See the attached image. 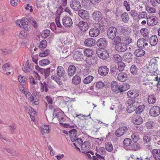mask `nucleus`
<instances>
[{"instance_id":"f257e3e1","label":"nucleus","mask_w":160,"mask_h":160,"mask_svg":"<svg viewBox=\"0 0 160 160\" xmlns=\"http://www.w3.org/2000/svg\"><path fill=\"white\" fill-rule=\"evenodd\" d=\"M65 73L64 68L62 66H58L56 69V75H52L51 78L54 80L59 85H61L62 84V80L61 79V77H63Z\"/></svg>"},{"instance_id":"f03ea898","label":"nucleus","mask_w":160,"mask_h":160,"mask_svg":"<svg viewBox=\"0 0 160 160\" xmlns=\"http://www.w3.org/2000/svg\"><path fill=\"white\" fill-rule=\"evenodd\" d=\"M30 20L26 17H23L21 19L17 20L16 21V25L20 28H23L26 31H29L30 28L29 27Z\"/></svg>"},{"instance_id":"7ed1b4c3","label":"nucleus","mask_w":160,"mask_h":160,"mask_svg":"<svg viewBox=\"0 0 160 160\" xmlns=\"http://www.w3.org/2000/svg\"><path fill=\"white\" fill-rule=\"evenodd\" d=\"M127 111L131 113L135 110L139 105V102L137 98L129 99L127 101Z\"/></svg>"},{"instance_id":"20e7f679","label":"nucleus","mask_w":160,"mask_h":160,"mask_svg":"<svg viewBox=\"0 0 160 160\" xmlns=\"http://www.w3.org/2000/svg\"><path fill=\"white\" fill-rule=\"evenodd\" d=\"M92 17L95 20L99 22V23L97 24V26L100 29L103 30L104 29V26L105 25L104 23L100 22L102 18L101 12L98 11H94L92 13Z\"/></svg>"},{"instance_id":"39448f33","label":"nucleus","mask_w":160,"mask_h":160,"mask_svg":"<svg viewBox=\"0 0 160 160\" xmlns=\"http://www.w3.org/2000/svg\"><path fill=\"white\" fill-rule=\"evenodd\" d=\"M55 116L58 118L59 122L60 124H63L62 123L65 122L66 120V116L63 112L61 111H59L56 113V110H54L53 113V116ZM64 127L66 128L70 127V125L66 124H63Z\"/></svg>"},{"instance_id":"423d86ee","label":"nucleus","mask_w":160,"mask_h":160,"mask_svg":"<svg viewBox=\"0 0 160 160\" xmlns=\"http://www.w3.org/2000/svg\"><path fill=\"white\" fill-rule=\"evenodd\" d=\"M158 61L155 58H152L148 62L147 68L150 72H155L158 69Z\"/></svg>"},{"instance_id":"0eeeda50","label":"nucleus","mask_w":160,"mask_h":160,"mask_svg":"<svg viewBox=\"0 0 160 160\" xmlns=\"http://www.w3.org/2000/svg\"><path fill=\"white\" fill-rule=\"evenodd\" d=\"M91 147V145L89 142H84L81 146V150L82 152L84 153H89L93 155V152L91 150H90Z\"/></svg>"},{"instance_id":"6e6552de","label":"nucleus","mask_w":160,"mask_h":160,"mask_svg":"<svg viewBox=\"0 0 160 160\" xmlns=\"http://www.w3.org/2000/svg\"><path fill=\"white\" fill-rule=\"evenodd\" d=\"M117 29L114 27H110L107 31V36L108 38L110 39L113 40L116 37Z\"/></svg>"},{"instance_id":"1a4fd4ad","label":"nucleus","mask_w":160,"mask_h":160,"mask_svg":"<svg viewBox=\"0 0 160 160\" xmlns=\"http://www.w3.org/2000/svg\"><path fill=\"white\" fill-rule=\"evenodd\" d=\"M70 5L71 8L75 11H79L81 8V3L78 0H72L70 2Z\"/></svg>"},{"instance_id":"9d476101","label":"nucleus","mask_w":160,"mask_h":160,"mask_svg":"<svg viewBox=\"0 0 160 160\" xmlns=\"http://www.w3.org/2000/svg\"><path fill=\"white\" fill-rule=\"evenodd\" d=\"M149 114L153 117L158 116L160 114V108L157 106L152 107L150 109Z\"/></svg>"},{"instance_id":"9b49d317","label":"nucleus","mask_w":160,"mask_h":160,"mask_svg":"<svg viewBox=\"0 0 160 160\" xmlns=\"http://www.w3.org/2000/svg\"><path fill=\"white\" fill-rule=\"evenodd\" d=\"M158 22V18L154 16H151L148 17L147 18V22L150 26H153L156 25Z\"/></svg>"},{"instance_id":"f8f14e48","label":"nucleus","mask_w":160,"mask_h":160,"mask_svg":"<svg viewBox=\"0 0 160 160\" xmlns=\"http://www.w3.org/2000/svg\"><path fill=\"white\" fill-rule=\"evenodd\" d=\"M137 45L139 48H145L148 47V41L144 38H140L137 42Z\"/></svg>"},{"instance_id":"ddd939ff","label":"nucleus","mask_w":160,"mask_h":160,"mask_svg":"<svg viewBox=\"0 0 160 160\" xmlns=\"http://www.w3.org/2000/svg\"><path fill=\"white\" fill-rule=\"evenodd\" d=\"M73 58L77 61H82L83 60V55L82 51H76L73 54Z\"/></svg>"},{"instance_id":"4468645a","label":"nucleus","mask_w":160,"mask_h":160,"mask_svg":"<svg viewBox=\"0 0 160 160\" xmlns=\"http://www.w3.org/2000/svg\"><path fill=\"white\" fill-rule=\"evenodd\" d=\"M128 46L125 43L122 42L116 45L115 49L116 50L119 52L125 51L127 49Z\"/></svg>"},{"instance_id":"2eb2a0df","label":"nucleus","mask_w":160,"mask_h":160,"mask_svg":"<svg viewBox=\"0 0 160 160\" xmlns=\"http://www.w3.org/2000/svg\"><path fill=\"white\" fill-rule=\"evenodd\" d=\"M100 32V30L98 28H92L89 30V35L90 37H96L99 34Z\"/></svg>"},{"instance_id":"dca6fc26","label":"nucleus","mask_w":160,"mask_h":160,"mask_svg":"<svg viewBox=\"0 0 160 160\" xmlns=\"http://www.w3.org/2000/svg\"><path fill=\"white\" fill-rule=\"evenodd\" d=\"M62 23L65 27H70L72 25L73 22L70 17H65L62 19Z\"/></svg>"},{"instance_id":"f3484780","label":"nucleus","mask_w":160,"mask_h":160,"mask_svg":"<svg viewBox=\"0 0 160 160\" xmlns=\"http://www.w3.org/2000/svg\"><path fill=\"white\" fill-rule=\"evenodd\" d=\"M28 99L31 102H34L32 103L33 105H37L39 104L38 99L37 98L36 96L34 93H32L31 94L29 92L28 96H26Z\"/></svg>"},{"instance_id":"a211bd4d","label":"nucleus","mask_w":160,"mask_h":160,"mask_svg":"<svg viewBox=\"0 0 160 160\" xmlns=\"http://www.w3.org/2000/svg\"><path fill=\"white\" fill-rule=\"evenodd\" d=\"M132 121L134 124L140 125L143 123V120L142 118L140 116L135 115L132 118Z\"/></svg>"},{"instance_id":"6ab92c4d","label":"nucleus","mask_w":160,"mask_h":160,"mask_svg":"<svg viewBox=\"0 0 160 160\" xmlns=\"http://www.w3.org/2000/svg\"><path fill=\"white\" fill-rule=\"evenodd\" d=\"M108 71L109 69L106 66H102L99 68L98 73L100 75L104 76L108 73Z\"/></svg>"},{"instance_id":"aec40b11","label":"nucleus","mask_w":160,"mask_h":160,"mask_svg":"<svg viewBox=\"0 0 160 160\" xmlns=\"http://www.w3.org/2000/svg\"><path fill=\"white\" fill-rule=\"evenodd\" d=\"M96 149H97V148ZM97 150V152L95 154L96 157L99 159H102L104 158L103 155L106 153L104 148L103 147L100 148H99L98 150Z\"/></svg>"},{"instance_id":"412c9836","label":"nucleus","mask_w":160,"mask_h":160,"mask_svg":"<svg viewBox=\"0 0 160 160\" xmlns=\"http://www.w3.org/2000/svg\"><path fill=\"white\" fill-rule=\"evenodd\" d=\"M127 130L128 128L126 127L120 128L116 131L115 135L117 137H119L123 135Z\"/></svg>"},{"instance_id":"4be33fe9","label":"nucleus","mask_w":160,"mask_h":160,"mask_svg":"<svg viewBox=\"0 0 160 160\" xmlns=\"http://www.w3.org/2000/svg\"><path fill=\"white\" fill-rule=\"evenodd\" d=\"M128 96L131 98L137 97L139 95V93L137 89H132L129 90L127 92Z\"/></svg>"},{"instance_id":"5701e85b","label":"nucleus","mask_w":160,"mask_h":160,"mask_svg":"<svg viewBox=\"0 0 160 160\" xmlns=\"http://www.w3.org/2000/svg\"><path fill=\"white\" fill-rule=\"evenodd\" d=\"M33 68V66L29 63L28 61L26 62L25 64L23 65L22 69L25 72L31 71Z\"/></svg>"},{"instance_id":"b1692460","label":"nucleus","mask_w":160,"mask_h":160,"mask_svg":"<svg viewBox=\"0 0 160 160\" xmlns=\"http://www.w3.org/2000/svg\"><path fill=\"white\" fill-rule=\"evenodd\" d=\"M77 25L80 29L83 32L87 31L88 28V26L87 23L83 21H80Z\"/></svg>"},{"instance_id":"393cba45","label":"nucleus","mask_w":160,"mask_h":160,"mask_svg":"<svg viewBox=\"0 0 160 160\" xmlns=\"http://www.w3.org/2000/svg\"><path fill=\"white\" fill-rule=\"evenodd\" d=\"M131 32L129 28L127 27H122L120 32V34L124 36L129 35Z\"/></svg>"},{"instance_id":"a878e982","label":"nucleus","mask_w":160,"mask_h":160,"mask_svg":"<svg viewBox=\"0 0 160 160\" xmlns=\"http://www.w3.org/2000/svg\"><path fill=\"white\" fill-rule=\"evenodd\" d=\"M97 43L98 46L102 48H104L107 45V42L105 38H101L99 39Z\"/></svg>"},{"instance_id":"bb28decb","label":"nucleus","mask_w":160,"mask_h":160,"mask_svg":"<svg viewBox=\"0 0 160 160\" xmlns=\"http://www.w3.org/2000/svg\"><path fill=\"white\" fill-rule=\"evenodd\" d=\"M78 15L84 19H87L88 18L89 14L87 11L81 9L78 12Z\"/></svg>"},{"instance_id":"cd10ccee","label":"nucleus","mask_w":160,"mask_h":160,"mask_svg":"<svg viewBox=\"0 0 160 160\" xmlns=\"http://www.w3.org/2000/svg\"><path fill=\"white\" fill-rule=\"evenodd\" d=\"M98 55L100 58L105 59L108 57L109 55L106 50L102 49L99 52Z\"/></svg>"},{"instance_id":"c85d7f7f","label":"nucleus","mask_w":160,"mask_h":160,"mask_svg":"<svg viewBox=\"0 0 160 160\" xmlns=\"http://www.w3.org/2000/svg\"><path fill=\"white\" fill-rule=\"evenodd\" d=\"M76 71V68L73 65H71L68 68V74L70 77L73 76L75 74Z\"/></svg>"},{"instance_id":"c756f323","label":"nucleus","mask_w":160,"mask_h":160,"mask_svg":"<svg viewBox=\"0 0 160 160\" xmlns=\"http://www.w3.org/2000/svg\"><path fill=\"white\" fill-rule=\"evenodd\" d=\"M149 43L152 46H155L158 42L157 36L156 35H152L149 38Z\"/></svg>"},{"instance_id":"7c9ffc66","label":"nucleus","mask_w":160,"mask_h":160,"mask_svg":"<svg viewBox=\"0 0 160 160\" xmlns=\"http://www.w3.org/2000/svg\"><path fill=\"white\" fill-rule=\"evenodd\" d=\"M123 57L125 61L129 63L132 60V54L130 52L125 53L123 55Z\"/></svg>"},{"instance_id":"2f4dec72","label":"nucleus","mask_w":160,"mask_h":160,"mask_svg":"<svg viewBox=\"0 0 160 160\" xmlns=\"http://www.w3.org/2000/svg\"><path fill=\"white\" fill-rule=\"evenodd\" d=\"M118 79L120 82H124L127 79V76L126 73L123 72L119 73L117 77Z\"/></svg>"},{"instance_id":"473e14b6","label":"nucleus","mask_w":160,"mask_h":160,"mask_svg":"<svg viewBox=\"0 0 160 160\" xmlns=\"http://www.w3.org/2000/svg\"><path fill=\"white\" fill-rule=\"evenodd\" d=\"M84 44L88 47L94 46L95 45V40L92 38L87 39L84 41Z\"/></svg>"},{"instance_id":"72a5a7b5","label":"nucleus","mask_w":160,"mask_h":160,"mask_svg":"<svg viewBox=\"0 0 160 160\" xmlns=\"http://www.w3.org/2000/svg\"><path fill=\"white\" fill-rule=\"evenodd\" d=\"M130 87L129 85L127 83H123L118 86V91L122 92L128 89Z\"/></svg>"},{"instance_id":"f704fd0d","label":"nucleus","mask_w":160,"mask_h":160,"mask_svg":"<svg viewBox=\"0 0 160 160\" xmlns=\"http://www.w3.org/2000/svg\"><path fill=\"white\" fill-rule=\"evenodd\" d=\"M76 132V131L75 129L71 130L69 131L70 138L72 142L76 141L77 138Z\"/></svg>"},{"instance_id":"c9c22d12","label":"nucleus","mask_w":160,"mask_h":160,"mask_svg":"<svg viewBox=\"0 0 160 160\" xmlns=\"http://www.w3.org/2000/svg\"><path fill=\"white\" fill-rule=\"evenodd\" d=\"M134 55L137 57H141L145 53V51L142 48L136 49L134 52Z\"/></svg>"},{"instance_id":"e433bc0d","label":"nucleus","mask_w":160,"mask_h":160,"mask_svg":"<svg viewBox=\"0 0 160 160\" xmlns=\"http://www.w3.org/2000/svg\"><path fill=\"white\" fill-rule=\"evenodd\" d=\"M87 64L90 65L96 64L98 63L97 58L96 57H92L90 58H87L86 60Z\"/></svg>"},{"instance_id":"4c0bfd02","label":"nucleus","mask_w":160,"mask_h":160,"mask_svg":"<svg viewBox=\"0 0 160 160\" xmlns=\"http://www.w3.org/2000/svg\"><path fill=\"white\" fill-rule=\"evenodd\" d=\"M145 107L144 105L142 104L139 106L138 105L135 109L136 113L138 114H140L143 111Z\"/></svg>"},{"instance_id":"58836bf2","label":"nucleus","mask_w":160,"mask_h":160,"mask_svg":"<svg viewBox=\"0 0 160 160\" xmlns=\"http://www.w3.org/2000/svg\"><path fill=\"white\" fill-rule=\"evenodd\" d=\"M156 125L155 122L152 120L148 121L146 123V126L148 128H153Z\"/></svg>"},{"instance_id":"ea45409f","label":"nucleus","mask_w":160,"mask_h":160,"mask_svg":"<svg viewBox=\"0 0 160 160\" xmlns=\"http://www.w3.org/2000/svg\"><path fill=\"white\" fill-rule=\"evenodd\" d=\"M132 39L129 35L125 36L122 38V42L127 46L132 42Z\"/></svg>"},{"instance_id":"a19ab883","label":"nucleus","mask_w":160,"mask_h":160,"mask_svg":"<svg viewBox=\"0 0 160 160\" xmlns=\"http://www.w3.org/2000/svg\"><path fill=\"white\" fill-rule=\"evenodd\" d=\"M138 70L136 66L134 64L132 65L130 68L131 73L134 75H137Z\"/></svg>"},{"instance_id":"79ce46f5","label":"nucleus","mask_w":160,"mask_h":160,"mask_svg":"<svg viewBox=\"0 0 160 160\" xmlns=\"http://www.w3.org/2000/svg\"><path fill=\"white\" fill-rule=\"evenodd\" d=\"M152 153L153 156L156 160L160 159V150H154L153 151Z\"/></svg>"},{"instance_id":"37998d69","label":"nucleus","mask_w":160,"mask_h":160,"mask_svg":"<svg viewBox=\"0 0 160 160\" xmlns=\"http://www.w3.org/2000/svg\"><path fill=\"white\" fill-rule=\"evenodd\" d=\"M81 78L78 75H75L74 76L72 79V82L73 84L77 85L79 84L81 82Z\"/></svg>"},{"instance_id":"c03bdc74","label":"nucleus","mask_w":160,"mask_h":160,"mask_svg":"<svg viewBox=\"0 0 160 160\" xmlns=\"http://www.w3.org/2000/svg\"><path fill=\"white\" fill-rule=\"evenodd\" d=\"M50 128V126L49 125H44L42 127L41 130V132L43 135L45 133H48L49 132Z\"/></svg>"},{"instance_id":"a18cd8bd","label":"nucleus","mask_w":160,"mask_h":160,"mask_svg":"<svg viewBox=\"0 0 160 160\" xmlns=\"http://www.w3.org/2000/svg\"><path fill=\"white\" fill-rule=\"evenodd\" d=\"M121 18L124 23H127L129 19L128 13L126 12L122 13L121 15Z\"/></svg>"},{"instance_id":"49530a36","label":"nucleus","mask_w":160,"mask_h":160,"mask_svg":"<svg viewBox=\"0 0 160 160\" xmlns=\"http://www.w3.org/2000/svg\"><path fill=\"white\" fill-rule=\"evenodd\" d=\"M40 84H41L40 91L42 92H43L44 91L46 92L48 91V88L45 82H44L43 83L41 82H40Z\"/></svg>"},{"instance_id":"de8ad7c7","label":"nucleus","mask_w":160,"mask_h":160,"mask_svg":"<svg viewBox=\"0 0 160 160\" xmlns=\"http://www.w3.org/2000/svg\"><path fill=\"white\" fill-rule=\"evenodd\" d=\"M138 18L139 20L141 19H147V14L145 11H142L139 12L138 14Z\"/></svg>"},{"instance_id":"09e8293b","label":"nucleus","mask_w":160,"mask_h":160,"mask_svg":"<svg viewBox=\"0 0 160 160\" xmlns=\"http://www.w3.org/2000/svg\"><path fill=\"white\" fill-rule=\"evenodd\" d=\"M93 78H94L92 76H88L84 79L83 83L86 84H89L93 80Z\"/></svg>"},{"instance_id":"8fccbe9b","label":"nucleus","mask_w":160,"mask_h":160,"mask_svg":"<svg viewBox=\"0 0 160 160\" xmlns=\"http://www.w3.org/2000/svg\"><path fill=\"white\" fill-rule=\"evenodd\" d=\"M118 85L117 82L115 81H112L111 86L113 92L118 91Z\"/></svg>"},{"instance_id":"3c124183","label":"nucleus","mask_w":160,"mask_h":160,"mask_svg":"<svg viewBox=\"0 0 160 160\" xmlns=\"http://www.w3.org/2000/svg\"><path fill=\"white\" fill-rule=\"evenodd\" d=\"M19 90L21 92L23 93L26 96H28L29 92L27 91H26L24 87L22 84L20 85L19 86Z\"/></svg>"},{"instance_id":"603ef678","label":"nucleus","mask_w":160,"mask_h":160,"mask_svg":"<svg viewBox=\"0 0 160 160\" xmlns=\"http://www.w3.org/2000/svg\"><path fill=\"white\" fill-rule=\"evenodd\" d=\"M146 10L148 13H155L156 12V9L153 7H151L149 6H145Z\"/></svg>"},{"instance_id":"864d4df0","label":"nucleus","mask_w":160,"mask_h":160,"mask_svg":"<svg viewBox=\"0 0 160 160\" xmlns=\"http://www.w3.org/2000/svg\"><path fill=\"white\" fill-rule=\"evenodd\" d=\"M50 32V31L49 29L43 30L41 33L42 37L44 38H46L49 35Z\"/></svg>"},{"instance_id":"5fc2aeb1","label":"nucleus","mask_w":160,"mask_h":160,"mask_svg":"<svg viewBox=\"0 0 160 160\" xmlns=\"http://www.w3.org/2000/svg\"><path fill=\"white\" fill-rule=\"evenodd\" d=\"M156 102L155 97L152 95H149L148 97V102L149 104L154 103Z\"/></svg>"},{"instance_id":"6e6d98bb","label":"nucleus","mask_w":160,"mask_h":160,"mask_svg":"<svg viewBox=\"0 0 160 160\" xmlns=\"http://www.w3.org/2000/svg\"><path fill=\"white\" fill-rule=\"evenodd\" d=\"M105 148L109 152H112L113 149L112 145L110 142H108L106 144Z\"/></svg>"},{"instance_id":"4d7b16f0","label":"nucleus","mask_w":160,"mask_h":160,"mask_svg":"<svg viewBox=\"0 0 160 160\" xmlns=\"http://www.w3.org/2000/svg\"><path fill=\"white\" fill-rule=\"evenodd\" d=\"M84 52L85 55L88 57L91 56L93 53V51L92 50L88 48L85 49Z\"/></svg>"},{"instance_id":"13d9d810","label":"nucleus","mask_w":160,"mask_h":160,"mask_svg":"<svg viewBox=\"0 0 160 160\" xmlns=\"http://www.w3.org/2000/svg\"><path fill=\"white\" fill-rule=\"evenodd\" d=\"M96 87L98 89L102 88L105 85L104 83L101 81H99L95 83Z\"/></svg>"},{"instance_id":"bf43d9fd","label":"nucleus","mask_w":160,"mask_h":160,"mask_svg":"<svg viewBox=\"0 0 160 160\" xmlns=\"http://www.w3.org/2000/svg\"><path fill=\"white\" fill-rule=\"evenodd\" d=\"M141 34L144 37H147L148 34V30L146 28H142L140 31Z\"/></svg>"},{"instance_id":"052dcab7","label":"nucleus","mask_w":160,"mask_h":160,"mask_svg":"<svg viewBox=\"0 0 160 160\" xmlns=\"http://www.w3.org/2000/svg\"><path fill=\"white\" fill-rule=\"evenodd\" d=\"M28 31L25 29L22 30L19 34V37L22 39L24 38L27 36Z\"/></svg>"},{"instance_id":"680f3d73","label":"nucleus","mask_w":160,"mask_h":160,"mask_svg":"<svg viewBox=\"0 0 160 160\" xmlns=\"http://www.w3.org/2000/svg\"><path fill=\"white\" fill-rule=\"evenodd\" d=\"M132 142L131 140L129 138H126L123 141V144L125 147L129 146Z\"/></svg>"},{"instance_id":"e2e57ef3","label":"nucleus","mask_w":160,"mask_h":160,"mask_svg":"<svg viewBox=\"0 0 160 160\" xmlns=\"http://www.w3.org/2000/svg\"><path fill=\"white\" fill-rule=\"evenodd\" d=\"M50 63V61L48 59H43L39 62V64L42 66H46Z\"/></svg>"},{"instance_id":"0e129e2a","label":"nucleus","mask_w":160,"mask_h":160,"mask_svg":"<svg viewBox=\"0 0 160 160\" xmlns=\"http://www.w3.org/2000/svg\"><path fill=\"white\" fill-rule=\"evenodd\" d=\"M114 59L116 63H118L122 62V57L118 54H116L114 56Z\"/></svg>"},{"instance_id":"69168bd1","label":"nucleus","mask_w":160,"mask_h":160,"mask_svg":"<svg viewBox=\"0 0 160 160\" xmlns=\"http://www.w3.org/2000/svg\"><path fill=\"white\" fill-rule=\"evenodd\" d=\"M47 46V42L46 40H43L40 42L39 45V48L42 50L43 48H45Z\"/></svg>"},{"instance_id":"338daca9","label":"nucleus","mask_w":160,"mask_h":160,"mask_svg":"<svg viewBox=\"0 0 160 160\" xmlns=\"http://www.w3.org/2000/svg\"><path fill=\"white\" fill-rule=\"evenodd\" d=\"M118 68L119 71H122L125 68V65L124 63L122 62H120L118 63Z\"/></svg>"},{"instance_id":"774afa93","label":"nucleus","mask_w":160,"mask_h":160,"mask_svg":"<svg viewBox=\"0 0 160 160\" xmlns=\"http://www.w3.org/2000/svg\"><path fill=\"white\" fill-rule=\"evenodd\" d=\"M133 142H137L139 139V136L137 134L133 133L131 136Z\"/></svg>"}]
</instances>
